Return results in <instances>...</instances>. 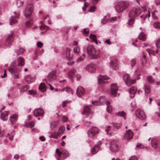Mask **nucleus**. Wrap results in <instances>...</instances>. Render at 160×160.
Returning <instances> with one entry per match:
<instances>
[{
  "label": "nucleus",
  "mask_w": 160,
  "mask_h": 160,
  "mask_svg": "<svg viewBox=\"0 0 160 160\" xmlns=\"http://www.w3.org/2000/svg\"><path fill=\"white\" fill-rule=\"evenodd\" d=\"M129 3L126 1H121L118 2L114 8L118 13H122L125 11L128 7Z\"/></svg>",
  "instance_id": "obj_1"
},
{
  "label": "nucleus",
  "mask_w": 160,
  "mask_h": 160,
  "mask_svg": "<svg viewBox=\"0 0 160 160\" xmlns=\"http://www.w3.org/2000/svg\"><path fill=\"white\" fill-rule=\"evenodd\" d=\"M12 65L8 68V71L12 74L13 78L15 79L19 78L18 73L21 71V69L17 68L16 65L15 61L12 62Z\"/></svg>",
  "instance_id": "obj_2"
},
{
  "label": "nucleus",
  "mask_w": 160,
  "mask_h": 160,
  "mask_svg": "<svg viewBox=\"0 0 160 160\" xmlns=\"http://www.w3.org/2000/svg\"><path fill=\"white\" fill-rule=\"evenodd\" d=\"M33 4L29 3L23 8V13L26 18H28L31 16L33 12Z\"/></svg>",
  "instance_id": "obj_3"
},
{
  "label": "nucleus",
  "mask_w": 160,
  "mask_h": 160,
  "mask_svg": "<svg viewBox=\"0 0 160 160\" xmlns=\"http://www.w3.org/2000/svg\"><path fill=\"white\" fill-rule=\"evenodd\" d=\"M142 12V9L140 7L138 6L134 7L130 11L129 16L131 18H134L138 16Z\"/></svg>",
  "instance_id": "obj_4"
},
{
  "label": "nucleus",
  "mask_w": 160,
  "mask_h": 160,
  "mask_svg": "<svg viewBox=\"0 0 160 160\" xmlns=\"http://www.w3.org/2000/svg\"><path fill=\"white\" fill-rule=\"evenodd\" d=\"M87 52L88 54L92 57V58L94 59L98 58V53L96 52L94 47L92 45L88 46L87 48Z\"/></svg>",
  "instance_id": "obj_5"
},
{
  "label": "nucleus",
  "mask_w": 160,
  "mask_h": 160,
  "mask_svg": "<svg viewBox=\"0 0 160 160\" xmlns=\"http://www.w3.org/2000/svg\"><path fill=\"white\" fill-rule=\"evenodd\" d=\"M120 149V146L118 142L116 141H111L110 147V150L112 152H116Z\"/></svg>",
  "instance_id": "obj_6"
},
{
  "label": "nucleus",
  "mask_w": 160,
  "mask_h": 160,
  "mask_svg": "<svg viewBox=\"0 0 160 160\" xmlns=\"http://www.w3.org/2000/svg\"><path fill=\"white\" fill-rule=\"evenodd\" d=\"M123 79L126 84L128 86H130L136 82L135 79H130V76L128 74H126L124 75Z\"/></svg>",
  "instance_id": "obj_7"
},
{
  "label": "nucleus",
  "mask_w": 160,
  "mask_h": 160,
  "mask_svg": "<svg viewBox=\"0 0 160 160\" xmlns=\"http://www.w3.org/2000/svg\"><path fill=\"white\" fill-rule=\"evenodd\" d=\"M99 132L98 129L95 127H93L89 129L88 132V136L90 138H92Z\"/></svg>",
  "instance_id": "obj_8"
},
{
  "label": "nucleus",
  "mask_w": 160,
  "mask_h": 160,
  "mask_svg": "<svg viewBox=\"0 0 160 160\" xmlns=\"http://www.w3.org/2000/svg\"><path fill=\"white\" fill-rule=\"evenodd\" d=\"M14 15L11 17L9 18L10 24L12 25L17 22V19L20 17V13L18 12L14 11L13 12Z\"/></svg>",
  "instance_id": "obj_9"
},
{
  "label": "nucleus",
  "mask_w": 160,
  "mask_h": 160,
  "mask_svg": "<svg viewBox=\"0 0 160 160\" xmlns=\"http://www.w3.org/2000/svg\"><path fill=\"white\" fill-rule=\"evenodd\" d=\"M133 133L130 129L126 131L125 133L123 135L124 139L129 141L131 140L133 136Z\"/></svg>",
  "instance_id": "obj_10"
},
{
  "label": "nucleus",
  "mask_w": 160,
  "mask_h": 160,
  "mask_svg": "<svg viewBox=\"0 0 160 160\" xmlns=\"http://www.w3.org/2000/svg\"><path fill=\"white\" fill-rule=\"evenodd\" d=\"M110 78L106 75H99L98 77V80L99 83H107Z\"/></svg>",
  "instance_id": "obj_11"
},
{
  "label": "nucleus",
  "mask_w": 160,
  "mask_h": 160,
  "mask_svg": "<svg viewBox=\"0 0 160 160\" xmlns=\"http://www.w3.org/2000/svg\"><path fill=\"white\" fill-rule=\"evenodd\" d=\"M13 32H11L10 34L8 35L6 39L5 42V45L6 46L9 47L12 44L13 40Z\"/></svg>",
  "instance_id": "obj_12"
},
{
  "label": "nucleus",
  "mask_w": 160,
  "mask_h": 160,
  "mask_svg": "<svg viewBox=\"0 0 160 160\" xmlns=\"http://www.w3.org/2000/svg\"><path fill=\"white\" fill-rule=\"evenodd\" d=\"M118 90V87L116 83L112 84L111 85V93L112 96L114 97L117 95V93Z\"/></svg>",
  "instance_id": "obj_13"
},
{
  "label": "nucleus",
  "mask_w": 160,
  "mask_h": 160,
  "mask_svg": "<svg viewBox=\"0 0 160 160\" xmlns=\"http://www.w3.org/2000/svg\"><path fill=\"white\" fill-rule=\"evenodd\" d=\"M56 71L52 70L50 72L48 76L47 79L50 81H53L56 78Z\"/></svg>",
  "instance_id": "obj_14"
},
{
  "label": "nucleus",
  "mask_w": 160,
  "mask_h": 160,
  "mask_svg": "<svg viewBox=\"0 0 160 160\" xmlns=\"http://www.w3.org/2000/svg\"><path fill=\"white\" fill-rule=\"evenodd\" d=\"M55 90L56 92H66L68 94L71 93L72 94H73V90L69 87H66L62 89L60 88H55Z\"/></svg>",
  "instance_id": "obj_15"
},
{
  "label": "nucleus",
  "mask_w": 160,
  "mask_h": 160,
  "mask_svg": "<svg viewBox=\"0 0 160 160\" xmlns=\"http://www.w3.org/2000/svg\"><path fill=\"white\" fill-rule=\"evenodd\" d=\"M61 150V151H59L58 149L56 150V153L58 154L59 156L62 155L63 157V158L64 159L66 157L69 156V153L65 149H62Z\"/></svg>",
  "instance_id": "obj_16"
},
{
  "label": "nucleus",
  "mask_w": 160,
  "mask_h": 160,
  "mask_svg": "<svg viewBox=\"0 0 160 160\" xmlns=\"http://www.w3.org/2000/svg\"><path fill=\"white\" fill-rule=\"evenodd\" d=\"M135 114L137 117L143 120L146 118L144 112L140 109L137 110Z\"/></svg>",
  "instance_id": "obj_17"
},
{
  "label": "nucleus",
  "mask_w": 160,
  "mask_h": 160,
  "mask_svg": "<svg viewBox=\"0 0 160 160\" xmlns=\"http://www.w3.org/2000/svg\"><path fill=\"white\" fill-rule=\"evenodd\" d=\"M86 69L88 72L91 73H94L96 71V67L93 64L91 63L87 65L86 67Z\"/></svg>",
  "instance_id": "obj_18"
},
{
  "label": "nucleus",
  "mask_w": 160,
  "mask_h": 160,
  "mask_svg": "<svg viewBox=\"0 0 160 160\" xmlns=\"http://www.w3.org/2000/svg\"><path fill=\"white\" fill-rule=\"evenodd\" d=\"M110 67L113 69H117L118 68V60L116 59H112L110 62Z\"/></svg>",
  "instance_id": "obj_19"
},
{
  "label": "nucleus",
  "mask_w": 160,
  "mask_h": 160,
  "mask_svg": "<svg viewBox=\"0 0 160 160\" xmlns=\"http://www.w3.org/2000/svg\"><path fill=\"white\" fill-rule=\"evenodd\" d=\"M152 146L154 148H157L159 146V143L157 139L154 138H151Z\"/></svg>",
  "instance_id": "obj_20"
},
{
  "label": "nucleus",
  "mask_w": 160,
  "mask_h": 160,
  "mask_svg": "<svg viewBox=\"0 0 160 160\" xmlns=\"http://www.w3.org/2000/svg\"><path fill=\"white\" fill-rule=\"evenodd\" d=\"M101 144V142L99 141L98 142L97 144L95 145L94 148L91 151V152L92 154H96L100 150V146Z\"/></svg>",
  "instance_id": "obj_21"
},
{
  "label": "nucleus",
  "mask_w": 160,
  "mask_h": 160,
  "mask_svg": "<svg viewBox=\"0 0 160 160\" xmlns=\"http://www.w3.org/2000/svg\"><path fill=\"white\" fill-rule=\"evenodd\" d=\"M68 76L70 78L75 77L78 76L77 70L75 68L71 69L68 73Z\"/></svg>",
  "instance_id": "obj_22"
},
{
  "label": "nucleus",
  "mask_w": 160,
  "mask_h": 160,
  "mask_svg": "<svg viewBox=\"0 0 160 160\" xmlns=\"http://www.w3.org/2000/svg\"><path fill=\"white\" fill-rule=\"evenodd\" d=\"M85 92V91L84 88L81 86L79 87L77 90V93L78 96L81 97L83 95Z\"/></svg>",
  "instance_id": "obj_23"
},
{
  "label": "nucleus",
  "mask_w": 160,
  "mask_h": 160,
  "mask_svg": "<svg viewBox=\"0 0 160 160\" xmlns=\"http://www.w3.org/2000/svg\"><path fill=\"white\" fill-rule=\"evenodd\" d=\"M44 113L43 110L41 108H38L34 110L33 112L34 115L35 117L41 116Z\"/></svg>",
  "instance_id": "obj_24"
},
{
  "label": "nucleus",
  "mask_w": 160,
  "mask_h": 160,
  "mask_svg": "<svg viewBox=\"0 0 160 160\" xmlns=\"http://www.w3.org/2000/svg\"><path fill=\"white\" fill-rule=\"evenodd\" d=\"M71 49L69 48H67L66 50V55L67 59L69 61H71L73 60V58L71 56Z\"/></svg>",
  "instance_id": "obj_25"
},
{
  "label": "nucleus",
  "mask_w": 160,
  "mask_h": 160,
  "mask_svg": "<svg viewBox=\"0 0 160 160\" xmlns=\"http://www.w3.org/2000/svg\"><path fill=\"white\" fill-rule=\"evenodd\" d=\"M17 66L18 67H21L23 66L24 64V60L22 57H19L17 61Z\"/></svg>",
  "instance_id": "obj_26"
},
{
  "label": "nucleus",
  "mask_w": 160,
  "mask_h": 160,
  "mask_svg": "<svg viewBox=\"0 0 160 160\" xmlns=\"http://www.w3.org/2000/svg\"><path fill=\"white\" fill-rule=\"evenodd\" d=\"M143 89L144 90L145 94L148 95L151 92V88L150 86L145 84L143 87Z\"/></svg>",
  "instance_id": "obj_27"
},
{
  "label": "nucleus",
  "mask_w": 160,
  "mask_h": 160,
  "mask_svg": "<svg viewBox=\"0 0 160 160\" xmlns=\"http://www.w3.org/2000/svg\"><path fill=\"white\" fill-rule=\"evenodd\" d=\"M26 81L28 83H31L33 82L35 80V78L32 77L30 75H28L25 77Z\"/></svg>",
  "instance_id": "obj_28"
},
{
  "label": "nucleus",
  "mask_w": 160,
  "mask_h": 160,
  "mask_svg": "<svg viewBox=\"0 0 160 160\" xmlns=\"http://www.w3.org/2000/svg\"><path fill=\"white\" fill-rule=\"evenodd\" d=\"M91 105L89 106H86L84 107V112H82V114H84L86 113H87V115L90 114V113H92V112L90 111V108Z\"/></svg>",
  "instance_id": "obj_29"
},
{
  "label": "nucleus",
  "mask_w": 160,
  "mask_h": 160,
  "mask_svg": "<svg viewBox=\"0 0 160 160\" xmlns=\"http://www.w3.org/2000/svg\"><path fill=\"white\" fill-rule=\"evenodd\" d=\"M9 112L7 111H5L1 113L0 118L3 121H5L8 119V116Z\"/></svg>",
  "instance_id": "obj_30"
},
{
  "label": "nucleus",
  "mask_w": 160,
  "mask_h": 160,
  "mask_svg": "<svg viewBox=\"0 0 160 160\" xmlns=\"http://www.w3.org/2000/svg\"><path fill=\"white\" fill-rule=\"evenodd\" d=\"M137 91V89L136 87H131L129 90V93H130V96L131 97H133L134 94L136 93Z\"/></svg>",
  "instance_id": "obj_31"
},
{
  "label": "nucleus",
  "mask_w": 160,
  "mask_h": 160,
  "mask_svg": "<svg viewBox=\"0 0 160 160\" xmlns=\"http://www.w3.org/2000/svg\"><path fill=\"white\" fill-rule=\"evenodd\" d=\"M18 117V115L16 114H14L10 117L9 120L10 122L12 123L13 122L17 120Z\"/></svg>",
  "instance_id": "obj_32"
},
{
  "label": "nucleus",
  "mask_w": 160,
  "mask_h": 160,
  "mask_svg": "<svg viewBox=\"0 0 160 160\" xmlns=\"http://www.w3.org/2000/svg\"><path fill=\"white\" fill-rule=\"evenodd\" d=\"M39 90L42 92H44L46 90V87L44 83L42 82L40 84L39 87Z\"/></svg>",
  "instance_id": "obj_33"
},
{
  "label": "nucleus",
  "mask_w": 160,
  "mask_h": 160,
  "mask_svg": "<svg viewBox=\"0 0 160 160\" xmlns=\"http://www.w3.org/2000/svg\"><path fill=\"white\" fill-rule=\"evenodd\" d=\"M33 23V19L31 17L29 20H28L26 22L25 25L27 27H29L32 25Z\"/></svg>",
  "instance_id": "obj_34"
},
{
  "label": "nucleus",
  "mask_w": 160,
  "mask_h": 160,
  "mask_svg": "<svg viewBox=\"0 0 160 160\" xmlns=\"http://www.w3.org/2000/svg\"><path fill=\"white\" fill-rule=\"evenodd\" d=\"M73 52L75 55H78L80 52V48L79 46H76L73 48Z\"/></svg>",
  "instance_id": "obj_35"
},
{
  "label": "nucleus",
  "mask_w": 160,
  "mask_h": 160,
  "mask_svg": "<svg viewBox=\"0 0 160 160\" xmlns=\"http://www.w3.org/2000/svg\"><path fill=\"white\" fill-rule=\"evenodd\" d=\"M49 134H50L49 137L50 138L52 137L55 139H57L58 135V133L56 132H49Z\"/></svg>",
  "instance_id": "obj_36"
},
{
  "label": "nucleus",
  "mask_w": 160,
  "mask_h": 160,
  "mask_svg": "<svg viewBox=\"0 0 160 160\" xmlns=\"http://www.w3.org/2000/svg\"><path fill=\"white\" fill-rule=\"evenodd\" d=\"M106 99L104 96H101L99 99V102L100 105H102L106 102Z\"/></svg>",
  "instance_id": "obj_37"
},
{
  "label": "nucleus",
  "mask_w": 160,
  "mask_h": 160,
  "mask_svg": "<svg viewBox=\"0 0 160 160\" xmlns=\"http://www.w3.org/2000/svg\"><path fill=\"white\" fill-rule=\"evenodd\" d=\"M43 22L46 23H48V24H51L52 23V22L50 20L49 16L47 15L45 16L43 18Z\"/></svg>",
  "instance_id": "obj_38"
},
{
  "label": "nucleus",
  "mask_w": 160,
  "mask_h": 160,
  "mask_svg": "<svg viewBox=\"0 0 160 160\" xmlns=\"http://www.w3.org/2000/svg\"><path fill=\"white\" fill-rule=\"evenodd\" d=\"M29 87L28 85L23 86L20 88V91L21 93H23L26 91L29 88Z\"/></svg>",
  "instance_id": "obj_39"
},
{
  "label": "nucleus",
  "mask_w": 160,
  "mask_h": 160,
  "mask_svg": "<svg viewBox=\"0 0 160 160\" xmlns=\"http://www.w3.org/2000/svg\"><path fill=\"white\" fill-rule=\"evenodd\" d=\"M16 2L17 7L19 8L23 5L24 0H16Z\"/></svg>",
  "instance_id": "obj_40"
},
{
  "label": "nucleus",
  "mask_w": 160,
  "mask_h": 160,
  "mask_svg": "<svg viewBox=\"0 0 160 160\" xmlns=\"http://www.w3.org/2000/svg\"><path fill=\"white\" fill-rule=\"evenodd\" d=\"M15 132L14 130H12L10 133H8L7 137L10 136L9 139L10 140L12 141L13 139V138L15 135Z\"/></svg>",
  "instance_id": "obj_41"
},
{
  "label": "nucleus",
  "mask_w": 160,
  "mask_h": 160,
  "mask_svg": "<svg viewBox=\"0 0 160 160\" xmlns=\"http://www.w3.org/2000/svg\"><path fill=\"white\" fill-rule=\"evenodd\" d=\"M116 115L117 116H120L123 117L125 119H126V113L123 111L118 112L116 113Z\"/></svg>",
  "instance_id": "obj_42"
},
{
  "label": "nucleus",
  "mask_w": 160,
  "mask_h": 160,
  "mask_svg": "<svg viewBox=\"0 0 160 160\" xmlns=\"http://www.w3.org/2000/svg\"><path fill=\"white\" fill-rule=\"evenodd\" d=\"M138 37L140 39L143 41H145L146 40V35L143 32H141Z\"/></svg>",
  "instance_id": "obj_43"
},
{
  "label": "nucleus",
  "mask_w": 160,
  "mask_h": 160,
  "mask_svg": "<svg viewBox=\"0 0 160 160\" xmlns=\"http://www.w3.org/2000/svg\"><path fill=\"white\" fill-rule=\"evenodd\" d=\"M85 57V55L84 53L82 54L81 56L77 58L76 61L77 62L79 63L82 62L84 60Z\"/></svg>",
  "instance_id": "obj_44"
},
{
  "label": "nucleus",
  "mask_w": 160,
  "mask_h": 160,
  "mask_svg": "<svg viewBox=\"0 0 160 160\" xmlns=\"http://www.w3.org/2000/svg\"><path fill=\"white\" fill-rule=\"evenodd\" d=\"M35 125V123L34 122H30L25 124V126L26 127L32 128Z\"/></svg>",
  "instance_id": "obj_45"
},
{
  "label": "nucleus",
  "mask_w": 160,
  "mask_h": 160,
  "mask_svg": "<svg viewBox=\"0 0 160 160\" xmlns=\"http://www.w3.org/2000/svg\"><path fill=\"white\" fill-rule=\"evenodd\" d=\"M40 22L42 23V26H40L41 30H45V32H46L47 30L48 29L49 27L46 25H45L44 24H43L42 23V22L41 21Z\"/></svg>",
  "instance_id": "obj_46"
},
{
  "label": "nucleus",
  "mask_w": 160,
  "mask_h": 160,
  "mask_svg": "<svg viewBox=\"0 0 160 160\" xmlns=\"http://www.w3.org/2000/svg\"><path fill=\"white\" fill-rule=\"evenodd\" d=\"M25 51L24 49L22 48H20L19 49L16 50V52L18 55L22 54Z\"/></svg>",
  "instance_id": "obj_47"
},
{
  "label": "nucleus",
  "mask_w": 160,
  "mask_h": 160,
  "mask_svg": "<svg viewBox=\"0 0 160 160\" xmlns=\"http://www.w3.org/2000/svg\"><path fill=\"white\" fill-rule=\"evenodd\" d=\"M90 38L91 39V41L92 42H96V44H97V41H96V37L94 35H91L90 36Z\"/></svg>",
  "instance_id": "obj_48"
},
{
  "label": "nucleus",
  "mask_w": 160,
  "mask_h": 160,
  "mask_svg": "<svg viewBox=\"0 0 160 160\" xmlns=\"http://www.w3.org/2000/svg\"><path fill=\"white\" fill-rule=\"evenodd\" d=\"M147 80L150 83H153L154 82V80L152 77L151 76L147 77Z\"/></svg>",
  "instance_id": "obj_49"
},
{
  "label": "nucleus",
  "mask_w": 160,
  "mask_h": 160,
  "mask_svg": "<svg viewBox=\"0 0 160 160\" xmlns=\"http://www.w3.org/2000/svg\"><path fill=\"white\" fill-rule=\"evenodd\" d=\"M28 92H29V94L34 96L36 94V90H29L28 91Z\"/></svg>",
  "instance_id": "obj_50"
},
{
  "label": "nucleus",
  "mask_w": 160,
  "mask_h": 160,
  "mask_svg": "<svg viewBox=\"0 0 160 160\" xmlns=\"http://www.w3.org/2000/svg\"><path fill=\"white\" fill-rule=\"evenodd\" d=\"M148 14H147V15H142L140 16V17L141 18H143V19L144 20L146 18L149 17L150 16V12L149 10H148Z\"/></svg>",
  "instance_id": "obj_51"
},
{
  "label": "nucleus",
  "mask_w": 160,
  "mask_h": 160,
  "mask_svg": "<svg viewBox=\"0 0 160 160\" xmlns=\"http://www.w3.org/2000/svg\"><path fill=\"white\" fill-rule=\"evenodd\" d=\"M57 122L56 121L52 122L50 124V127L51 129H54L56 127Z\"/></svg>",
  "instance_id": "obj_52"
},
{
  "label": "nucleus",
  "mask_w": 160,
  "mask_h": 160,
  "mask_svg": "<svg viewBox=\"0 0 160 160\" xmlns=\"http://www.w3.org/2000/svg\"><path fill=\"white\" fill-rule=\"evenodd\" d=\"M65 129V127L64 126H62L59 128V129L58 130V132L60 133H63Z\"/></svg>",
  "instance_id": "obj_53"
},
{
  "label": "nucleus",
  "mask_w": 160,
  "mask_h": 160,
  "mask_svg": "<svg viewBox=\"0 0 160 160\" xmlns=\"http://www.w3.org/2000/svg\"><path fill=\"white\" fill-rule=\"evenodd\" d=\"M136 62V60L135 59L133 58L131 61V65L132 67L134 66Z\"/></svg>",
  "instance_id": "obj_54"
},
{
  "label": "nucleus",
  "mask_w": 160,
  "mask_h": 160,
  "mask_svg": "<svg viewBox=\"0 0 160 160\" xmlns=\"http://www.w3.org/2000/svg\"><path fill=\"white\" fill-rule=\"evenodd\" d=\"M153 26L155 28H160V22H155L153 24Z\"/></svg>",
  "instance_id": "obj_55"
},
{
  "label": "nucleus",
  "mask_w": 160,
  "mask_h": 160,
  "mask_svg": "<svg viewBox=\"0 0 160 160\" xmlns=\"http://www.w3.org/2000/svg\"><path fill=\"white\" fill-rule=\"evenodd\" d=\"M107 21L108 20L106 18V17L105 16L102 19H101V23L103 25L104 24L106 23Z\"/></svg>",
  "instance_id": "obj_56"
},
{
  "label": "nucleus",
  "mask_w": 160,
  "mask_h": 160,
  "mask_svg": "<svg viewBox=\"0 0 160 160\" xmlns=\"http://www.w3.org/2000/svg\"><path fill=\"white\" fill-rule=\"evenodd\" d=\"M134 22V18H132L128 20V23L129 25H132Z\"/></svg>",
  "instance_id": "obj_57"
},
{
  "label": "nucleus",
  "mask_w": 160,
  "mask_h": 160,
  "mask_svg": "<svg viewBox=\"0 0 160 160\" xmlns=\"http://www.w3.org/2000/svg\"><path fill=\"white\" fill-rule=\"evenodd\" d=\"M112 126H113V127L116 128L118 129L121 126L120 124L115 123L112 124Z\"/></svg>",
  "instance_id": "obj_58"
},
{
  "label": "nucleus",
  "mask_w": 160,
  "mask_h": 160,
  "mask_svg": "<svg viewBox=\"0 0 160 160\" xmlns=\"http://www.w3.org/2000/svg\"><path fill=\"white\" fill-rule=\"evenodd\" d=\"M89 32V29L88 28H85L82 32V33L85 35H87Z\"/></svg>",
  "instance_id": "obj_59"
},
{
  "label": "nucleus",
  "mask_w": 160,
  "mask_h": 160,
  "mask_svg": "<svg viewBox=\"0 0 160 160\" xmlns=\"http://www.w3.org/2000/svg\"><path fill=\"white\" fill-rule=\"evenodd\" d=\"M156 45L157 48H160V38L157 40Z\"/></svg>",
  "instance_id": "obj_60"
},
{
  "label": "nucleus",
  "mask_w": 160,
  "mask_h": 160,
  "mask_svg": "<svg viewBox=\"0 0 160 160\" xmlns=\"http://www.w3.org/2000/svg\"><path fill=\"white\" fill-rule=\"evenodd\" d=\"M96 9V7L94 6H93L91 7L90 9L89 10L88 12H93L95 11Z\"/></svg>",
  "instance_id": "obj_61"
},
{
  "label": "nucleus",
  "mask_w": 160,
  "mask_h": 160,
  "mask_svg": "<svg viewBox=\"0 0 160 160\" xmlns=\"http://www.w3.org/2000/svg\"><path fill=\"white\" fill-rule=\"evenodd\" d=\"M147 51L148 52L149 54H152L153 55H155V54L154 52L151 49H147Z\"/></svg>",
  "instance_id": "obj_62"
},
{
  "label": "nucleus",
  "mask_w": 160,
  "mask_h": 160,
  "mask_svg": "<svg viewBox=\"0 0 160 160\" xmlns=\"http://www.w3.org/2000/svg\"><path fill=\"white\" fill-rule=\"evenodd\" d=\"M112 110V107L111 106H107V111L109 113H111Z\"/></svg>",
  "instance_id": "obj_63"
},
{
  "label": "nucleus",
  "mask_w": 160,
  "mask_h": 160,
  "mask_svg": "<svg viewBox=\"0 0 160 160\" xmlns=\"http://www.w3.org/2000/svg\"><path fill=\"white\" fill-rule=\"evenodd\" d=\"M128 160H138V158L136 156H133L130 157Z\"/></svg>",
  "instance_id": "obj_64"
}]
</instances>
